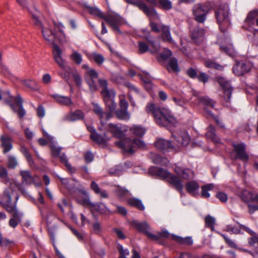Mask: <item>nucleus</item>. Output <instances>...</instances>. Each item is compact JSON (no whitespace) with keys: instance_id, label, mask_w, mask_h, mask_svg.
I'll return each instance as SVG.
<instances>
[{"instance_id":"nucleus-51","label":"nucleus","mask_w":258,"mask_h":258,"mask_svg":"<svg viewBox=\"0 0 258 258\" xmlns=\"http://www.w3.org/2000/svg\"><path fill=\"white\" fill-rule=\"evenodd\" d=\"M58 157H59L61 162L66 165L69 171L72 173L75 171V169L72 167L71 165L69 163L68 159L64 154H60Z\"/></svg>"},{"instance_id":"nucleus-20","label":"nucleus","mask_w":258,"mask_h":258,"mask_svg":"<svg viewBox=\"0 0 258 258\" xmlns=\"http://www.w3.org/2000/svg\"><path fill=\"white\" fill-rule=\"evenodd\" d=\"M149 172L150 174L154 176H157L160 178L165 180L166 181L170 174V173L167 170L155 166L150 168Z\"/></svg>"},{"instance_id":"nucleus-46","label":"nucleus","mask_w":258,"mask_h":258,"mask_svg":"<svg viewBox=\"0 0 258 258\" xmlns=\"http://www.w3.org/2000/svg\"><path fill=\"white\" fill-rule=\"evenodd\" d=\"M87 9L90 14L103 19L105 15L99 9L92 7H88Z\"/></svg>"},{"instance_id":"nucleus-32","label":"nucleus","mask_w":258,"mask_h":258,"mask_svg":"<svg viewBox=\"0 0 258 258\" xmlns=\"http://www.w3.org/2000/svg\"><path fill=\"white\" fill-rule=\"evenodd\" d=\"M91 189L97 195H99L102 198H107L108 195L105 190H102L99 187L98 184L95 181H93L90 185Z\"/></svg>"},{"instance_id":"nucleus-9","label":"nucleus","mask_w":258,"mask_h":258,"mask_svg":"<svg viewBox=\"0 0 258 258\" xmlns=\"http://www.w3.org/2000/svg\"><path fill=\"white\" fill-rule=\"evenodd\" d=\"M98 78V73L93 69L87 70L84 75V78L86 82L89 86L90 90L94 92L97 90V85L94 81Z\"/></svg>"},{"instance_id":"nucleus-7","label":"nucleus","mask_w":258,"mask_h":258,"mask_svg":"<svg viewBox=\"0 0 258 258\" xmlns=\"http://www.w3.org/2000/svg\"><path fill=\"white\" fill-rule=\"evenodd\" d=\"M217 82L220 85L222 91V97L226 102H229L230 101L231 94L233 90L229 82L225 78L219 77H217Z\"/></svg>"},{"instance_id":"nucleus-60","label":"nucleus","mask_w":258,"mask_h":258,"mask_svg":"<svg viewBox=\"0 0 258 258\" xmlns=\"http://www.w3.org/2000/svg\"><path fill=\"white\" fill-rule=\"evenodd\" d=\"M50 147L51 150V154L53 157H58L60 155L61 148L54 145H51Z\"/></svg>"},{"instance_id":"nucleus-43","label":"nucleus","mask_w":258,"mask_h":258,"mask_svg":"<svg viewBox=\"0 0 258 258\" xmlns=\"http://www.w3.org/2000/svg\"><path fill=\"white\" fill-rule=\"evenodd\" d=\"M128 204L131 206L135 207L140 210H144L145 207L141 201L136 198H131L128 200Z\"/></svg>"},{"instance_id":"nucleus-36","label":"nucleus","mask_w":258,"mask_h":258,"mask_svg":"<svg viewBox=\"0 0 258 258\" xmlns=\"http://www.w3.org/2000/svg\"><path fill=\"white\" fill-rule=\"evenodd\" d=\"M98 83L100 87L102 89L101 92V94L102 96L104 95H108L109 94H110L111 93L115 92L112 89H108L107 82L106 80L99 79L98 80Z\"/></svg>"},{"instance_id":"nucleus-40","label":"nucleus","mask_w":258,"mask_h":258,"mask_svg":"<svg viewBox=\"0 0 258 258\" xmlns=\"http://www.w3.org/2000/svg\"><path fill=\"white\" fill-rule=\"evenodd\" d=\"M44 39L48 41H53L54 33L48 28H42L41 30Z\"/></svg>"},{"instance_id":"nucleus-24","label":"nucleus","mask_w":258,"mask_h":258,"mask_svg":"<svg viewBox=\"0 0 258 258\" xmlns=\"http://www.w3.org/2000/svg\"><path fill=\"white\" fill-rule=\"evenodd\" d=\"M0 177L2 179V181L6 184L10 183V186L7 189H10L12 191V194H13V190L12 188L16 186L15 183H12L10 182V179L9 177L8 171L6 168L0 165ZM6 189H5V190Z\"/></svg>"},{"instance_id":"nucleus-11","label":"nucleus","mask_w":258,"mask_h":258,"mask_svg":"<svg viewBox=\"0 0 258 258\" xmlns=\"http://www.w3.org/2000/svg\"><path fill=\"white\" fill-rule=\"evenodd\" d=\"M103 19L114 30L121 33L119 26L122 24V18L117 14H109L105 16Z\"/></svg>"},{"instance_id":"nucleus-64","label":"nucleus","mask_w":258,"mask_h":258,"mask_svg":"<svg viewBox=\"0 0 258 258\" xmlns=\"http://www.w3.org/2000/svg\"><path fill=\"white\" fill-rule=\"evenodd\" d=\"M116 195L119 197H122L126 195L128 191L124 188L118 186L115 190Z\"/></svg>"},{"instance_id":"nucleus-25","label":"nucleus","mask_w":258,"mask_h":258,"mask_svg":"<svg viewBox=\"0 0 258 258\" xmlns=\"http://www.w3.org/2000/svg\"><path fill=\"white\" fill-rule=\"evenodd\" d=\"M161 39L164 42H167L170 43H173V40L171 37L170 28L166 25H162L161 27Z\"/></svg>"},{"instance_id":"nucleus-47","label":"nucleus","mask_w":258,"mask_h":258,"mask_svg":"<svg viewBox=\"0 0 258 258\" xmlns=\"http://www.w3.org/2000/svg\"><path fill=\"white\" fill-rule=\"evenodd\" d=\"M214 185L212 183L207 184L202 186L201 196L203 198H209L210 196L209 191L213 189Z\"/></svg>"},{"instance_id":"nucleus-5","label":"nucleus","mask_w":258,"mask_h":258,"mask_svg":"<svg viewBox=\"0 0 258 258\" xmlns=\"http://www.w3.org/2000/svg\"><path fill=\"white\" fill-rule=\"evenodd\" d=\"M211 10V6L208 3H199L195 5L192 9L195 20L200 23H204L207 15Z\"/></svg>"},{"instance_id":"nucleus-52","label":"nucleus","mask_w":258,"mask_h":258,"mask_svg":"<svg viewBox=\"0 0 258 258\" xmlns=\"http://www.w3.org/2000/svg\"><path fill=\"white\" fill-rule=\"evenodd\" d=\"M205 226L210 228L212 230L214 229L215 220L214 218L208 215L205 218Z\"/></svg>"},{"instance_id":"nucleus-53","label":"nucleus","mask_w":258,"mask_h":258,"mask_svg":"<svg viewBox=\"0 0 258 258\" xmlns=\"http://www.w3.org/2000/svg\"><path fill=\"white\" fill-rule=\"evenodd\" d=\"M78 202L81 204L82 205L84 206H86L91 209V206L92 205V203L90 201L88 195L85 196V197L81 199H78L77 200Z\"/></svg>"},{"instance_id":"nucleus-35","label":"nucleus","mask_w":258,"mask_h":258,"mask_svg":"<svg viewBox=\"0 0 258 258\" xmlns=\"http://www.w3.org/2000/svg\"><path fill=\"white\" fill-rule=\"evenodd\" d=\"M132 225L134 226L139 231L143 233L144 234L150 230L149 225L146 223H140L137 221H133Z\"/></svg>"},{"instance_id":"nucleus-19","label":"nucleus","mask_w":258,"mask_h":258,"mask_svg":"<svg viewBox=\"0 0 258 258\" xmlns=\"http://www.w3.org/2000/svg\"><path fill=\"white\" fill-rule=\"evenodd\" d=\"M53 58L58 66L62 69L65 68V62L61 57L62 51L59 46L53 43Z\"/></svg>"},{"instance_id":"nucleus-26","label":"nucleus","mask_w":258,"mask_h":258,"mask_svg":"<svg viewBox=\"0 0 258 258\" xmlns=\"http://www.w3.org/2000/svg\"><path fill=\"white\" fill-rule=\"evenodd\" d=\"M200 186L196 181H190L185 184V188L187 192L193 196L197 195Z\"/></svg>"},{"instance_id":"nucleus-10","label":"nucleus","mask_w":258,"mask_h":258,"mask_svg":"<svg viewBox=\"0 0 258 258\" xmlns=\"http://www.w3.org/2000/svg\"><path fill=\"white\" fill-rule=\"evenodd\" d=\"M252 65L248 61H238L233 67V72L237 76H243L251 69Z\"/></svg>"},{"instance_id":"nucleus-2","label":"nucleus","mask_w":258,"mask_h":258,"mask_svg":"<svg viewBox=\"0 0 258 258\" xmlns=\"http://www.w3.org/2000/svg\"><path fill=\"white\" fill-rule=\"evenodd\" d=\"M12 191H11L10 189L5 190L4 195L0 200V204L7 212L11 214L12 218L22 222L23 214L17 208V200L18 197L16 198V201L13 203L12 201Z\"/></svg>"},{"instance_id":"nucleus-63","label":"nucleus","mask_w":258,"mask_h":258,"mask_svg":"<svg viewBox=\"0 0 258 258\" xmlns=\"http://www.w3.org/2000/svg\"><path fill=\"white\" fill-rule=\"evenodd\" d=\"M221 236L224 238L225 242L231 247L234 248H238V247L237 246V245L236 243L231 239L229 238L227 236H226L224 234H221Z\"/></svg>"},{"instance_id":"nucleus-4","label":"nucleus","mask_w":258,"mask_h":258,"mask_svg":"<svg viewBox=\"0 0 258 258\" xmlns=\"http://www.w3.org/2000/svg\"><path fill=\"white\" fill-rule=\"evenodd\" d=\"M229 11L228 6L224 5L220 6L215 12L219 29L223 33H225L230 26Z\"/></svg>"},{"instance_id":"nucleus-8","label":"nucleus","mask_w":258,"mask_h":258,"mask_svg":"<svg viewBox=\"0 0 258 258\" xmlns=\"http://www.w3.org/2000/svg\"><path fill=\"white\" fill-rule=\"evenodd\" d=\"M127 3L132 4L143 11L148 16L156 15L155 9L149 7L142 0H124Z\"/></svg>"},{"instance_id":"nucleus-1","label":"nucleus","mask_w":258,"mask_h":258,"mask_svg":"<svg viewBox=\"0 0 258 258\" xmlns=\"http://www.w3.org/2000/svg\"><path fill=\"white\" fill-rule=\"evenodd\" d=\"M146 111L153 115L156 123L159 126L168 127L176 123L175 117L166 108H160L155 104L150 103L146 107Z\"/></svg>"},{"instance_id":"nucleus-41","label":"nucleus","mask_w":258,"mask_h":258,"mask_svg":"<svg viewBox=\"0 0 258 258\" xmlns=\"http://www.w3.org/2000/svg\"><path fill=\"white\" fill-rule=\"evenodd\" d=\"M92 212H98L100 213H104L107 211V208L102 203L92 204L91 208Z\"/></svg>"},{"instance_id":"nucleus-33","label":"nucleus","mask_w":258,"mask_h":258,"mask_svg":"<svg viewBox=\"0 0 258 258\" xmlns=\"http://www.w3.org/2000/svg\"><path fill=\"white\" fill-rule=\"evenodd\" d=\"M258 17V10H254L249 12L245 20V23L249 26L254 25L255 21Z\"/></svg>"},{"instance_id":"nucleus-56","label":"nucleus","mask_w":258,"mask_h":258,"mask_svg":"<svg viewBox=\"0 0 258 258\" xmlns=\"http://www.w3.org/2000/svg\"><path fill=\"white\" fill-rule=\"evenodd\" d=\"M119 98L120 109L127 110L128 104L125 100V96L124 95H119Z\"/></svg>"},{"instance_id":"nucleus-18","label":"nucleus","mask_w":258,"mask_h":258,"mask_svg":"<svg viewBox=\"0 0 258 258\" xmlns=\"http://www.w3.org/2000/svg\"><path fill=\"white\" fill-rule=\"evenodd\" d=\"M0 142L4 154L7 153L13 149L12 139L9 136L6 135L1 136Z\"/></svg>"},{"instance_id":"nucleus-27","label":"nucleus","mask_w":258,"mask_h":258,"mask_svg":"<svg viewBox=\"0 0 258 258\" xmlns=\"http://www.w3.org/2000/svg\"><path fill=\"white\" fill-rule=\"evenodd\" d=\"M53 98L57 103L62 106H69L73 104L71 98L67 96L55 94Z\"/></svg>"},{"instance_id":"nucleus-39","label":"nucleus","mask_w":258,"mask_h":258,"mask_svg":"<svg viewBox=\"0 0 258 258\" xmlns=\"http://www.w3.org/2000/svg\"><path fill=\"white\" fill-rule=\"evenodd\" d=\"M220 49L233 58L236 57L237 55V51L234 49L232 44H229L225 46H221Z\"/></svg>"},{"instance_id":"nucleus-62","label":"nucleus","mask_w":258,"mask_h":258,"mask_svg":"<svg viewBox=\"0 0 258 258\" xmlns=\"http://www.w3.org/2000/svg\"><path fill=\"white\" fill-rule=\"evenodd\" d=\"M197 78H198L200 82L206 83L208 81L209 77L206 73L204 72H200L199 74H198Z\"/></svg>"},{"instance_id":"nucleus-12","label":"nucleus","mask_w":258,"mask_h":258,"mask_svg":"<svg viewBox=\"0 0 258 258\" xmlns=\"http://www.w3.org/2000/svg\"><path fill=\"white\" fill-rule=\"evenodd\" d=\"M12 101H13L14 103H11L10 105L13 111L17 113L19 118H23L26 114V111L22 105V98L20 96L18 95L16 97H14L12 99Z\"/></svg>"},{"instance_id":"nucleus-28","label":"nucleus","mask_w":258,"mask_h":258,"mask_svg":"<svg viewBox=\"0 0 258 258\" xmlns=\"http://www.w3.org/2000/svg\"><path fill=\"white\" fill-rule=\"evenodd\" d=\"M205 33L204 29L197 27L195 28L191 34V38L195 42L198 43L203 40Z\"/></svg>"},{"instance_id":"nucleus-45","label":"nucleus","mask_w":258,"mask_h":258,"mask_svg":"<svg viewBox=\"0 0 258 258\" xmlns=\"http://www.w3.org/2000/svg\"><path fill=\"white\" fill-rule=\"evenodd\" d=\"M152 160L155 164L163 166H167L169 162L166 158L162 157L158 155H155L152 158Z\"/></svg>"},{"instance_id":"nucleus-42","label":"nucleus","mask_w":258,"mask_h":258,"mask_svg":"<svg viewBox=\"0 0 258 258\" xmlns=\"http://www.w3.org/2000/svg\"><path fill=\"white\" fill-rule=\"evenodd\" d=\"M115 114L119 119L127 120L130 118V114L126 109H119L116 111Z\"/></svg>"},{"instance_id":"nucleus-21","label":"nucleus","mask_w":258,"mask_h":258,"mask_svg":"<svg viewBox=\"0 0 258 258\" xmlns=\"http://www.w3.org/2000/svg\"><path fill=\"white\" fill-rule=\"evenodd\" d=\"M174 170L179 177L183 179H188L194 174L192 171L189 169L183 168L176 165L175 166Z\"/></svg>"},{"instance_id":"nucleus-14","label":"nucleus","mask_w":258,"mask_h":258,"mask_svg":"<svg viewBox=\"0 0 258 258\" xmlns=\"http://www.w3.org/2000/svg\"><path fill=\"white\" fill-rule=\"evenodd\" d=\"M115 97V92L111 93L108 95L103 96L106 108L108 109L107 112L111 113V117H112V113L116 110L117 107L116 103L114 101Z\"/></svg>"},{"instance_id":"nucleus-34","label":"nucleus","mask_w":258,"mask_h":258,"mask_svg":"<svg viewBox=\"0 0 258 258\" xmlns=\"http://www.w3.org/2000/svg\"><path fill=\"white\" fill-rule=\"evenodd\" d=\"M129 131L132 135L139 137H142L145 133V129L137 125H133L130 127Z\"/></svg>"},{"instance_id":"nucleus-57","label":"nucleus","mask_w":258,"mask_h":258,"mask_svg":"<svg viewBox=\"0 0 258 258\" xmlns=\"http://www.w3.org/2000/svg\"><path fill=\"white\" fill-rule=\"evenodd\" d=\"M92 58L98 65H101L104 61V58L102 55L96 53L92 54Z\"/></svg>"},{"instance_id":"nucleus-50","label":"nucleus","mask_w":258,"mask_h":258,"mask_svg":"<svg viewBox=\"0 0 258 258\" xmlns=\"http://www.w3.org/2000/svg\"><path fill=\"white\" fill-rule=\"evenodd\" d=\"M175 239L177 242L180 244L191 245L193 243V241L191 238L190 237H186L184 238H182L177 236L175 238Z\"/></svg>"},{"instance_id":"nucleus-55","label":"nucleus","mask_w":258,"mask_h":258,"mask_svg":"<svg viewBox=\"0 0 258 258\" xmlns=\"http://www.w3.org/2000/svg\"><path fill=\"white\" fill-rule=\"evenodd\" d=\"M138 52L139 54H143L149 50L148 45L145 42L140 41L138 43Z\"/></svg>"},{"instance_id":"nucleus-6","label":"nucleus","mask_w":258,"mask_h":258,"mask_svg":"<svg viewBox=\"0 0 258 258\" xmlns=\"http://www.w3.org/2000/svg\"><path fill=\"white\" fill-rule=\"evenodd\" d=\"M233 150L231 153V157L234 160L239 159L244 162H247L249 160V155L246 152V145L244 143H232Z\"/></svg>"},{"instance_id":"nucleus-3","label":"nucleus","mask_w":258,"mask_h":258,"mask_svg":"<svg viewBox=\"0 0 258 258\" xmlns=\"http://www.w3.org/2000/svg\"><path fill=\"white\" fill-rule=\"evenodd\" d=\"M115 145L122 149L124 152L134 153L136 148L145 149L146 145L144 142L138 139L124 138L120 141L115 142Z\"/></svg>"},{"instance_id":"nucleus-22","label":"nucleus","mask_w":258,"mask_h":258,"mask_svg":"<svg viewBox=\"0 0 258 258\" xmlns=\"http://www.w3.org/2000/svg\"><path fill=\"white\" fill-rule=\"evenodd\" d=\"M92 105L93 106V112L99 116L101 120L103 119L107 120L111 118V113L104 112L98 104L92 102Z\"/></svg>"},{"instance_id":"nucleus-49","label":"nucleus","mask_w":258,"mask_h":258,"mask_svg":"<svg viewBox=\"0 0 258 258\" xmlns=\"http://www.w3.org/2000/svg\"><path fill=\"white\" fill-rule=\"evenodd\" d=\"M159 7L165 10H169L172 8V3L169 0H158Z\"/></svg>"},{"instance_id":"nucleus-59","label":"nucleus","mask_w":258,"mask_h":258,"mask_svg":"<svg viewBox=\"0 0 258 258\" xmlns=\"http://www.w3.org/2000/svg\"><path fill=\"white\" fill-rule=\"evenodd\" d=\"M172 53L170 50L167 48H164L163 51L160 53V57L163 60H167L172 55Z\"/></svg>"},{"instance_id":"nucleus-61","label":"nucleus","mask_w":258,"mask_h":258,"mask_svg":"<svg viewBox=\"0 0 258 258\" xmlns=\"http://www.w3.org/2000/svg\"><path fill=\"white\" fill-rule=\"evenodd\" d=\"M22 83L31 89H34L36 87V83L34 80H26L22 81Z\"/></svg>"},{"instance_id":"nucleus-23","label":"nucleus","mask_w":258,"mask_h":258,"mask_svg":"<svg viewBox=\"0 0 258 258\" xmlns=\"http://www.w3.org/2000/svg\"><path fill=\"white\" fill-rule=\"evenodd\" d=\"M108 130L114 137L120 139L123 135L121 125L120 124L109 123L108 125Z\"/></svg>"},{"instance_id":"nucleus-31","label":"nucleus","mask_w":258,"mask_h":258,"mask_svg":"<svg viewBox=\"0 0 258 258\" xmlns=\"http://www.w3.org/2000/svg\"><path fill=\"white\" fill-rule=\"evenodd\" d=\"M84 117V113L81 110H77L74 112H71L66 116V119L71 121L83 119Z\"/></svg>"},{"instance_id":"nucleus-44","label":"nucleus","mask_w":258,"mask_h":258,"mask_svg":"<svg viewBox=\"0 0 258 258\" xmlns=\"http://www.w3.org/2000/svg\"><path fill=\"white\" fill-rule=\"evenodd\" d=\"M205 66L210 69H215L219 71L223 70V67L212 60H207L205 61Z\"/></svg>"},{"instance_id":"nucleus-58","label":"nucleus","mask_w":258,"mask_h":258,"mask_svg":"<svg viewBox=\"0 0 258 258\" xmlns=\"http://www.w3.org/2000/svg\"><path fill=\"white\" fill-rule=\"evenodd\" d=\"M71 59L77 64H80L82 61V55L77 52H74L71 56Z\"/></svg>"},{"instance_id":"nucleus-48","label":"nucleus","mask_w":258,"mask_h":258,"mask_svg":"<svg viewBox=\"0 0 258 258\" xmlns=\"http://www.w3.org/2000/svg\"><path fill=\"white\" fill-rule=\"evenodd\" d=\"M18 164V161L16 157L13 155L8 156L7 166L9 168H15L17 166Z\"/></svg>"},{"instance_id":"nucleus-13","label":"nucleus","mask_w":258,"mask_h":258,"mask_svg":"<svg viewBox=\"0 0 258 258\" xmlns=\"http://www.w3.org/2000/svg\"><path fill=\"white\" fill-rule=\"evenodd\" d=\"M193 95L194 96L197 98V99L199 101V103L202 104L203 105L205 106L204 109L207 112V113L211 116H213L214 114L212 113L211 111L208 109V108L210 107L211 108H213L215 106V102L213 100L209 98L208 97L199 96L197 92H194L193 93Z\"/></svg>"},{"instance_id":"nucleus-15","label":"nucleus","mask_w":258,"mask_h":258,"mask_svg":"<svg viewBox=\"0 0 258 258\" xmlns=\"http://www.w3.org/2000/svg\"><path fill=\"white\" fill-rule=\"evenodd\" d=\"M166 181L174 187L180 193L182 192L183 185L182 180L177 174L174 175L170 173Z\"/></svg>"},{"instance_id":"nucleus-37","label":"nucleus","mask_w":258,"mask_h":258,"mask_svg":"<svg viewBox=\"0 0 258 258\" xmlns=\"http://www.w3.org/2000/svg\"><path fill=\"white\" fill-rule=\"evenodd\" d=\"M90 138L93 141L98 144H104L109 140V138H107L105 134H104L103 137L97 133L90 135Z\"/></svg>"},{"instance_id":"nucleus-38","label":"nucleus","mask_w":258,"mask_h":258,"mask_svg":"<svg viewBox=\"0 0 258 258\" xmlns=\"http://www.w3.org/2000/svg\"><path fill=\"white\" fill-rule=\"evenodd\" d=\"M167 70L169 72H177L179 71L177 60L175 57H172L169 60L167 66Z\"/></svg>"},{"instance_id":"nucleus-16","label":"nucleus","mask_w":258,"mask_h":258,"mask_svg":"<svg viewBox=\"0 0 258 258\" xmlns=\"http://www.w3.org/2000/svg\"><path fill=\"white\" fill-rule=\"evenodd\" d=\"M20 174L22 176V182L25 184H31L34 183L36 185H40V183H36L35 181L38 179L37 176H33L31 172L28 170H22L20 171Z\"/></svg>"},{"instance_id":"nucleus-29","label":"nucleus","mask_w":258,"mask_h":258,"mask_svg":"<svg viewBox=\"0 0 258 258\" xmlns=\"http://www.w3.org/2000/svg\"><path fill=\"white\" fill-rule=\"evenodd\" d=\"M206 136L209 140H211L215 144L220 143V138L215 134V128L214 126L210 125L208 129Z\"/></svg>"},{"instance_id":"nucleus-17","label":"nucleus","mask_w":258,"mask_h":258,"mask_svg":"<svg viewBox=\"0 0 258 258\" xmlns=\"http://www.w3.org/2000/svg\"><path fill=\"white\" fill-rule=\"evenodd\" d=\"M173 143L178 147L186 146L189 143L190 138L188 135L185 132H182L177 136H173Z\"/></svg>"},{"instance_id":"nucleus-54","label":"nucleus","mask_w":258,"mask_h":258,"mask_svg":"<svg viewBox=\"0 0 258 258\" xmlns=\"http://www.w3.org/2000/svg\"><path fill=\"white\" fill-rule=\"evenodd\" d=\"M20 150L21 152L25 156L29 163L33 161V159L28 149L25 146H21Z\"/></svg>"},{"instance_id":"nucleus-30","label":"nucleus","mask_w":258,"mask_h":258,"mask_svg":"<svg viewBox=\"0 0 258 258\" xmlns=\"http://www.w3.org/2000/svg\"><path fill=\"white\" fill-rule=\"evenodd\" d=\"M155 146L162 151L172 148L173 147L172 144L169 141L164 139L158 140L155 143Z\"/></svg>"}]
</instances>
